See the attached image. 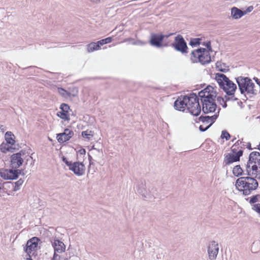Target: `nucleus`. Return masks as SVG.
<instances>
[{
  "label": "nucleus",
  "mask_w": 260,
  "mask_h": 260,
  "mask_svg": "<svg viewBox=\"0 0 260 260\" xmlns=\"http://www.w3.org/2000/svg\"><path fill=\"white\" fill-rule=\"evenodd\" d=\"M208 49L200 48L193 50L190 53V59L192 63H200L202 64H207L211 61L209 51H212L211 43L210 41L203 44Z\"/></svg>",
  "instance_id": "f257e3e1"
},
{
  "label": "nucleus",
  "mask_w": 260,
  "mask_h": 260,
  "mask_svg": "<svg viewBox=\"0 0 260 260\" xmlns=\"http://www.w3.org/2000/svg\"><path fill=\"white\" fill-rule=\"evenodd\" d=\"M258 183L253 177H245L238 179L236 182V187L244 195L249 194L252 191L255 190Z\"/></svg>",
  "instance_id": "f03ea898"
},
{
  "label": "nucleus",
  "mask_w": 260,
  "mask_h": 260,
  "mask_svg": "<svg viewBox=\"0 0 260 260\" xmlns=\"http://www.w3.org/2000/svg\"><path fill=\"white\" fill-rule=\"evenodd\" d=\"M246 172L248 175L255 177L260 174V153L259 152L254 151L250 154L246 166Z\"/></svg>",
  "instance_id": "7ed1b4c3"
},
{
  "label": "nucleus",
  "mask_w": 260,
  "mask_h": 260,
  "mask_svg": "<svg viewBox=\"0 0 260 260\" xmlns=\"http://www.w3.org/2000/svg\"><path fill=\"white\" fill-rule=\"evenodd\" d=\"M236 80L242 93L246 92L249 94H256L260 91L259 86H255L248 78L238 77Z\"/></svg>",
  "instance_id": "20e7f679"
},
{
  "label": "nucleus",
  "mask_w": 260,
  "mask_h": 260,
  "mask_svg": "<svg viewBox=\"0 0 260 260\" xmlns=\"http://www.w3.org/2000/svg\"><path fill=\"white\" fill-rule=\"evenodd\" d=\"M187 109L194 116H198L201 111V106L199 103V98L196 93H192L187 98Z\"/></svg>",
  "instance_id": "39448f33"
},
{
  "label": "nucleus",
  "mask_w": 260,
  "mask_h": 260,
  "mask_svg": "<svg viewBox=\"0 0 260 260\" xmlns=\"http://www.w3.org/2000/svg\"><path fill=\"white\" fill-rule=\"evenodd\" d=\"M172 46L176 51L180 52L182 54L187 53L188 47L187 44L183 37L180 35H178L175 37L174 42L172 44Z\"/></svg>",
  "instance_id": "423d86ee"
},
{
  "label": "nucleus",
  "mask_w": 260,
  "mask_h": 260,
  "mask_svg": "<svg viewBox=\"0 0 260 260\" xmlns=\"http://www.w3.org/2000/svg\"><path fill=\"white\" fill-rule=\"evenodd\" d=\"M216 96L217 93L214 88L212 86L208 85L199 92L198 96L202 101V100H214Z\"/></svg>",
  "instance_id": "0eeeda50"
},
{
  "label": "nucleus",
  "mask_w": 260,
  "mask_h": 260,
  "mask_svg": "<svg viewBox=\"0 0 260 260\" xmlns=\"http://www.w3.org/2000/svg\"><path fill=\"white\" fill-rule=\"evenodd\" d=\"M165 39V35L162 34L151 33L150 34V39L149 40L150 44L156 48H161L166 47L167 44H163V40Z\"/></svg>",
  "instance_id": "6e6552de"
},
{
  "label": "nucleus",
  "mask_w": 260,
  "mask_h": 260,
  "mask_svg": "<svg viewBox=\"0 0 260 260\" xmlns=\"http://www.w3.org/2000/svg\"><path fill=\"white\" fill-rule=\"evenodd\" d=\"M243 154V151L238 145L235 144L231 147V152L229 154V164L239 161Z\"/></svg>",
  "instance_id": "1a4fd4ad"
},
{
  "label": "nucleus",
  "mask_w": 260,
  "mask_h": 260,
  "mask_svg": "<svg viewBox=\"0 0 260 260\" xmlns=\"http://www.w3.org/2000/svg\"><path fill=\"white\" fill-rule=\"evenodd\" d=\"M202 110L205 114L214 112L216 110L217 105L214 100H202Z\"/></svg>",
  "instance_id": "9d476101"
},
{
  "label": "nucleus",
  "mask_w": 260,
  "mask_h": 260,
  "mask_svg": "<svg viewBox=\"0 0 260 260\" xmlns=\"http://www.w3.org/2000/svg\"><path fill=\"white\" fill-rule=\"evenodd\" d=\"M24 154V151L21 150L19 152L14 153L11 156V165L13 169L19 168L23 164L24 160L21 157Z\"/></svg>",
  "instance_id": "9b49d317"
},
{
  "label": "nucleus",
  "mask_w": 260,
  "mask_h": 260,
  "mask_svg": "<svg viewBox=\"0 0 260 260\" xmlns=\"http://www.w3.org/2000/svg\"><path fill=\"white\" fill-rule=\"evenodd\" d=\"M219 251V245L217 242L212 241L209 242L208 246V254L210 260H215L216 258Z\"/></svg>",
  "instance_id": "f8f14e48"
},
{
  "label": "nucleus",
  "mask_w": 260,
  "mask_h": 260,
  "mask_svg": "<svg viewBox=\"0 0 260 260\" xmlns=\"http://www.w3.org/2000/svg\"><path fill=\"white\" fill-rule=\"evenodd\" d=\"M146 188V182L145 180H141L138 182V185L137 186L138 192L146 199H154L153 195L147 192Z\"/></svg>",
  "instance_id": "ddd939ff"
},
{
  "label": "nucleus",
  "mask_w": 260,
  "mask_h": 260,
  "mask_svg": "<svg viewBox=\"0 0 260 260\" xmlns=\"http://www.w3.org/2000/svg\"><path fill=\"white\" fill-rule=\"evenodd\" d=\"M69 170L73 172L76 175L80 176L84 174L85 167L83 162L76 161L72 164Z\"/></svg>",
  "instance_id": "4468645a"
},
{
  "label": "nucleus",
  "mask_w": 260,
  "mask_h": 260,
  "mask_svg": "<svg viewBox=\"0 0 260 260\" xmlns=\"http://www.w3.org/2000/svg\"><path fill=\"white\" fill-rule=\"evenodd\" d=\"M215 79L218 83L220 88H222L228 94V77L221 73H217L215 75Z\"/></svg>",
  "instance_id": "2eb2a0df"
},
{
  "label": "nucleus",
  "mask_w": 260,
  "mask_h": 260,
  "mask_svg": "<svg viewBox=\"0 0 260 260\" xmlns=\"http://www.w3.org/2000/svg\"><path fill=\"white\" fill-rule=\"evenodd\" d=\"M39 240L38 238L35 237L27 242L24 250L28 254L29 256H30L32 251H35L37 248Z\"/></svg>",
  "instance_id": "dca6fc26"
},
{
  "label": "nucleus",
  "mask_w": 260,
  "mask_h": 260,
  "mask_svg": "<svg viewBox=\"0 0 260 260\" xmlns=\"http://www.w3.org/2000/svg\"><path fill=\"white\" fill-rule=\"evenodd\" d=\"M188 96L179 97L174 102V107L177 110L184 111L185 108L187 107V100Z\"/></svg>",
  "instance_id": "f3484780"
},
{
  "label": "nucleus",
  "mask_w": 260,
  "mask_h": 260,
  "mask_svg": "<svg viewBox=\"0 0 260 260\" xmlns=\"http://www.w3.org/2000/svg\"><path fill=\"white\" fill-rule=\"evenodd\" d=\"M73 135L74 133L72 131L66 128L63 133L57 134L56 138L59 142L63 143L69 141Z\"/></svg>",
  "instance_id": "a211bd4d"
},
{
  "label": "nucleus",
  "mask_w": 260,
  "mask_h": 260,
  "mask_svg": "<svg viewBox=\"0 0 260 260\" xmlns=\"http://www.w3.org/2000/svg\"><path fill=\"white\" fill-rule=\"evenodd\" d=\"M60 109L61 111L57 113V116L65 120H69V111L70 110L69 106L67 104L62 103L60 106Z\"/></svg>",
  "instance_id": "6ab92c4d"
},
{
  "label": "nucleus",
  "mask_w": 260,
  "mask_h": 260,
  "mask_svg": "<svg viewBox=\"0 0 260 260\" xmlns=\"http://www.w3.org/2000/svg\"><path fill=\"white\" fill-rule=\"evenodd\" d=\"M1 176L6 180H14L17 179V176L13 172V169H1Z\"/></svg>",
  "instance_id": "aec40b11"
},
{
  "label": "nucleus",
  "mask_w": 260,
  "mask_h": 260,
  "mask_svg": "<svg viewBox=\"0 0 260 260\" xmlns=\"http://www.w3.org/2000/svg\"><path fill=\"white\" fill-rule=\"evenodd\" d=\"M52 246L54 248V252L61 253L64 251L66 246L64 244L59 240H54L52 243Z\"/></svg>",
  "instance_id": "412c9836"
},
{
  "label": "nucleus",
  "mask_w": 260,
  "mask_h": 260,
  "mask_svg": "<svg viewBox=\"0 0 260 260\" xmlns=\"http://www.w3.org/2000/svg\"><path fill=\"white\" fill-rule=\"evenodd\" d=\"M217 117V116L216 115H214L212 116H201L199 118V119L200 121H202L203 123L205 124H207L209 123V124L208 125H210V127L214 122Z\"/></svg>",
  "instance_id": "4be33fe9"
},
{
  "label": "nucleus",
  "mask_w": 260,
  "mask_h": 260,
  "mask_svg": "<svg viewBox=\"0 0 260 260\" xmlns=\"http://www.w3.org/2000/svg\"><path fill=\"white\" fill-rule=\"evenodd\" d=\"M90 151L94 157V161L100 163V161L103 156L102 150L97 149L93 146Z\"/></svg>",
  "instance_id": "5701e85b"
},
{
  "label": "nucleus",
  "mask_w": 260,
  "mask_h": 260,
  "mask_svg": "<svg viewBox=\"0 0 260 260\" xmlns=\"http://www.w3.org/2000/svg\"><path fill=\"white\" fill-rule=\"evenodd\" d=\"M244 15L243 10L234 7L231 9V16L234 19H239Z\"/></svg>",
  "instance_id": "b1692460"
},
{
  "label": "nucleus",
  "mask_w": 260,
  "mask_h": 260,
  "mask_svg": "<svg viewBox=\"0 0 260 260\" xmlns=\"http://www.w3.org/2000/svg\"><path fill=\"white\" fill-rule=\"evenodd\" d=\"M0 149L3 153H6L8 152H14L15 150L18 149V148L13 147V145H10L7 143H3L0 145Z\"/></svg>",
  "instance_id": "393cba45"
},
{
  "label": "nucleus",
  "mask_w": 260,
  "mask_h": 260,
  "mask_svg": "<svg viewBox=\"0 0 260 260\" xmlns=\"http://www.w3.org/2000/svg\"><path fill=\"white\" fill-rule=\"evenodd\" d=\"M24 182L23 179H20L17 181L15 182V185H14L13 183L11 182H7L5 183V184L8 185V186L9 187H10L11 186H12L13 187H14V190L17 191L20 189V187L22 184H23Z\"/></svg>",
  "instance_id": "a878e982"
},
{
  "label": "nucleus",
  "mask_w": 260,
  "mask_h": 260,
  "mask_svg": "<svg viewBox=\"0 0 260 260\" xmlns=\"http://www.w3.org/2000/svg\"><path fill=\"white\" fill-rule=\"evenodd\" d=\"M5 137L7 143L13 146L15 145V141L13 138V137H14V135L11 132H7L5 134Z\"/></svg>",
  "instance_id": "bb28decb"
},
{
  "label": "nucleus",
  "mask_w": 260,
  "mask_h": 260,
  "mask_svg": "<svg viewBox=\"0 0 260 260\" xmlns=\"http://www.w3.org/2000/svg\"><path fill=\"white\" fill-rule=\"evenodd\" d=\"M100 49L97 42H91L87 46V51L88 52L98 50Z\"/></svg>",
  "instance_id": "cd10ccee"
},
{
  "label": "nucleus",
  "mask_w": 260,
  "mask_h": 260,
  "mask_svg": "<svg viewBox=\"0 0 260 260\" xmlns=\"http://www.w3.org/2000/svg\"><path fill=\"white\" fill-rule=\"evenodd\" d=\"M58 93L64 98H69L71 96H75L76 94H72L70 92L67 91L62 88H58Z\"/></svg>",
  "instance_id": "c85d7f7f"
},
{
  "label": "nucleus",
  "mask_w": 260,
  "mask_h": 260,
  "mask_svg": "<svg viewBox=\"0 0 260 260\" xmlns=\"http://www.w3.org/2000/svg\"><path fill=\"white\" fill-rule=\"evenodd\" d=\"M259 202H260V195L257 194L250 198L249 203L251 204L252 208L253 205H259Z\"/></svg>",
  "instance_id": "c756f323"
},
{
  "label": "nucleus",
  "mask_w": 260,
  "mask_h": 260,
  "mask_svg": "<svg viewBox=\"0 0 260 260\" xmlns=\"http://www.w3.org/2000/svg\"><path fill=\"white\" fill-rule=\"evenodd\" d=\"M94 132L92 131L86 130L85 131H83L81 133V136L87 139L88 141L90 140L93 137Z\"/></svg>",
  "instance_id": "7c9ffc66"
},
{
  "label": "nucleus",
  "mask_w": 260,
  "mask_h": 260,
  "mask_svg": "<svg viewBox=\"0 0 260 260\" xmlns=\"http://www.w3.org/2000/svg\"><path fill=\"white\" fill-rule=\"evenodd\" d=\"M237 89L236 85L229 80V96L232 95Z\"/></svg>",
  "instance_id": "2f4dec72"
},
{
  "label": "nucleus",
  "mask_w": 260,
  "mask_h": 260,
  "mask_svg": "<svg viewBox=\"0 0 260 260\" xmlns=\"http://www.w3.org/2000/svg\"><path fill=\"white\" fill-rule=\"evenodd\" d=\"M228 94L224 95V98L221 96H218L217 100L218 103L221 105L222 107L225 108L227 106L226 102L228 101Z\"/></svg>",
  "instance_id": "473e14b6"
},
{
  "label": "nucleus",
  "mask_w": 260,
  "mask_h": 260,
  "mask_svg": "<svg viewBox=\"0 0 260 260\" xmlns=\"http://www.w3.org/2000/svg\"><path fill=\"white\" fill-rule=\"evenodd\" d=\"M260 251V242L255 241L251 246V251L253 253H257Z\"/></svg>",
  "instance_id": "72a5a7b5"
},
{
  "label": "nucleus",
  "mask_w": 260,
  "mask_h": 260,
  "mask_svg": "<svg viewBox=\"0 0 260 260\" xmlns=\"http://www.w3.org/2000/svg\"><path fill=\"white\" fill-rule=\"evenodd\" d=\"M201 40L202 39L201 38H193L191 39L189 44L192 47H196L198 45H200L201 44Z\"/></svg>",
  "instance_id": "f704fd0d"
},
{
  "label": "nucleus",
  "mask_w": 260,
  "mask_h": 260,
  "mask_svg": "<svg viewBox=\"0 0 260 260\" xmlns=\"http://www.w3.org/2000/svg\"><path fill=\"white\" fill-rule=\"evenodd\" d=\"M224 139H225L226 140H228V131L226 130L222 131L221 135L218 140V142L220 144H223L224 143Z\"/></svg>",
  "instance_id": "c9c22d12"
},
{
  "label": "nucleus",
  "mask_w": 260,
  "mask_h": 260,
  "mask_svg": "<svg viewBox=\"0 0 260 260\" xmlns=\"http://www.w3.org/2000/svg\"><path fill=\"white\" fill-rule=\"evenodd\" d=\"M242 172V169L241 168L240 166H236L233 169V173L234 175L236 176L241 175Z\"/></svg>",
  "instance_id": "e433bc0d"
},
{
  "label": "nucleus",
  "mask_w": 260,
  "mask_h": 260,
  "mask_svg": "<svg viewBox=\"0 0 260 260\" xmlns=\"http://www.w3.org/2000/svg\"><path fill=\"white\" fill-rule=\"evenodd\" d=\"M52 260H67L66 258L54 252Z\"/></svg>",
  "instance_id": "4c0bfd02"
},
{
  "label": "nucleus",
  "mask_w": 260,
  "mask_h": 260,
  "mask_svg": "<svg viewBox=\"0 0 260 260\" xmlns=\"http://www.w3.org/2000/svg\"><path fill=\"white\" fill-rule=\"evenodd\" d=\"M252 209L256 212L260 217V204L253 205Z\"/></svg>",
  "instance_id": "58836bf2"
},
{
  "label": "nucleus",
  "mask_w": 260,
  "mask_h": 260,
  "mask_svg": "<svg viewBox=\"0 0 260 260\" xmlns=\"http://www.w3.org/2000/svg\"><path fill=\"white\" fill-rule=\"evenodd\" d=\"M254 9V7L252 6H250L248 7L245 10H243V12L244 13V15L247 14L251 12Z\"/></svg>",
  "instance_id": "ea45409f"
},
{
  "label": "nucleus",
  "mask_w": 260,
  "mask_h": 260,
  "mask_svg": "<svg viewBox=\"0 0 260 260\" xmlns=\"http://www.w3.org/2000/svg\"><path fill=\"white\" fill-rule=\"evenodd\" d=\"M62 161L66 164V165L69 167V169L70 168L73 162L70 161H68L67 158L64 156L62 157Z\"/></svg>",
  "instance_id": "a19ab883"
},
{
  "label": "nucleus",
  "mask_w": 260,
  "mask_h": 260,
  "mask_svg": "<svg viewBox=\"0 0 260 260\" xmlns=\"http://www.w3.org/2000/svg\"><path fill=\"white\" fill-rule=\"evenodd\" d=\"M210 127V125H207L206 127H204L203 125H200L199 127V129L201 132H205Z\"/></svg>",
  "instance_id": "79ce46f5"
},
{
  "label": "nucleus",
  "mask_w": 260,
  "mask_h": 260,
  "mask_svg": "<svg viewBox=\"0 0 260 260\" xmlns=\"http://www.w3.org/2000/svg\"><path fill=\"white\" fill-rule=\"evenodd\" d=\"M22 170H19V169H13V172L14 173L15 175L17 176V178L18 177V176L19 174H21Z\"/></svg>",
  "instance_id": "37998d69"
},
{
  "label": "nucleus",
  "mask_w": 260,
  "mask_h": 260,
  "mask_svg": "<svg viewBox=\"0 0 260 260\" xmlns=\"http://www.w3.org/2000/svg\"><path fill=\"white\" fill-rule=\"evenodd\" d=\"M129 2V1H125L123 2L118 1L117 2V3H118L117 6H122L123 5L127 4Z\"/></svg>",
  "instance_id": "c03bdc74"
},
{
  "label": "nucleus",
  "mask_w": 260,
  "mask_h": 260,
  "mask_svg": "<svg viewBox=\"0 0 260 260\" xmlns=\"http://www.w3.org/2000/svg\"><path fill=\"white\" fill-rule=\"evenodd\" d=\"M67 260H80V258L79 257H78L77 255H73L72 256H70L69 259L66 258Z\"/></svg>",
  "instance_id": "a18cd8bd"
},
{
  "label": "nucleus",
  "mask_w": 260,
  "mask_h": 260,
  "mask_svg": "<svg viewBox=\"0 0 260 260\" xmlns=\"http://www.w3.org/2000/svg\"><path fill=\"white\" fill-rule=\"evenodd\" d=\"M88 159L89 161V167H90L91 165H93V161H94V158H93L92 157L91 155H90L89 154H88Z\"/></svg>",
  "instance_id": "49530a36"
},
{
  "label": "nucleus",
  "mask_w": 260,
  "mask_h": 260,
  "mask_svg": "<svg viewBox=\"0 0 260 260\" xmlns=\"http://www.w3.org/2000/svg\"><path fill=\"white\" fill-rule=\"evenodd\" d=\"M97 43L100 48L101 46L106 44L105 41L104 40V39L98 41Z\"/></svg>",
  "instance_id": "de8ad7c7"
},
{
  "label": "nucleus",
  "mask_w": 260,
  "mask_h": 260,
  "mask_svg": "<svg viewBox=\"0 0 260 260\" xmlns=\"http://www.w3.org/2000/svg\"><path fill=\"white\" fill-rule=\"evenodd\" d=\"M216 66L217 68L218 69V70L221 72H224L225 69H222L221 68H220L219 67L221 66V62H217L216 63Z\"/></svg>",
  "instance_id": "09e8293b"
},
{
  "label": "nucleus",
  "mask_w": 260,
  "mask_h": 260,
  "mask_svg": "<svg viewBox=\"0 0 260 260\" xmlns=\"http://www.w3.org/2000/svg\"><path fill=\"white\" fill-rule=\"evenodd\" d=\"M112 40L113 39L112 37H108L104 39V40L105 41L106 44L111 43Z\"/></svg>",
  "instance_id": "8fccbe9b"
},
{
  "label": "nucleus",
  "mask_w": 260,
  "mask_h": 260,
  "mask_svg": "<svg viewBox=\"0 0 260 260\" xmlns=\"http://www.w3.org/2000/svg\"><path fill=\"white\" fill-rule=\"evenodd\" d=\"M224 166H225L228 165V154H224V159L223 161Z\"/></svg>",
  "instance_id": "3c124183"
},
{
  "label": "nucleus",
  "mask_w": 260,
  "mask_h": 260,
  "mask_svg": "<svg viewBox=\"0 0 260 260\" xmlns=\"http://www.w3.org/2000/svg\"><path fill=\"white\" fill-rule=\"evenodd\" d=\"M78 152L80 154L83 155L85 154L86 151L84 149H81L79 150Z\"/></svg>",
  "instance_id": "603ef678"
},
{
  "label": "nucleus",
  "mask_w": 260,
  "mask_h": 260,
  "mask_svg": "<svg viewBox=\"0 0 260 260\" xmlns=\"http://www.w3.org/2000/svg\"><path fill=\"white\" fill-rule=\"evenodd\" d=\"M254 79L255 80V82L257 83V85L256 86H259V87H260V81H259V80L258 79H257V78H256V79L254 78Z\"/></svg>",
  "instance_id": "864d4df0"
},
{
  "label": "nucleus",
  "mask_w": 260,
  "mask_h": 260,
  "mask_svg": "<svg viewBox=\"0 0 260 260\" xmlns=\"http://www.w3.org/2000/svg\"><path fill=\"white\" fill-rule=\"evenodd\" d=\"M90 1L91 2H93V3H98L100 1V0H90Z\"/></svg>",
  "instance_id": "5fc2aeb1"
},
{
  "label": "nucleus",
  "mask_w": 260,
  "mask_h": 260,
  "mask_svg": "<svg viewBox=\"0 0 260 260\" xmlns=\"http://www.w3.org/2000/svg\"><path fill=\"white\" fill-rule=\"evenodd\" d=\"M247 147L249 149H252V148H251V144L250 143H249L247 145Z\"/></svg>",
  "instance_id": "6e6d98bb"
},
{
  "label": "nucleus",
  "mask_w": 260,
  "mask_h": 260,
  "mask_svg": "<svg viewBox=\"0 0 260 260\" xmlns=\"http://www.w3.org/2000/svg\"><path fill=\"white\" fill-rule=\"evenodd\" d=\"M173 34H169V35H165V38H168V37H169V36H170L171 35H172Z\"/></svg>",
  "instance_id": "4d7b16f0"
},
{
  "label": "nucleus",
  "mask_w": 260,
  "mask_h": 260,
  "mask_svg": "<svg viewBox=\"0 0 260 260\" xmlns=\"http://www.w3.org/2000/svg\"><path fill=\"white\" fill-rule=\"evenodd\" d=\"M27 260H32V259L30 257V256H29V258H27Z\"/></svg>",
  "instance_id": "13d9d810"
},
{
  "label": "nucleus",
  "mask_w": 260,
  "mask_h": 260,
  "mask_svg": "<svg viewBox=\"0 0 260 260\" xmlns=\"http://www.w3.org/2000/svg\"><path fill=\"white\" fill-rule=\"evenodd\" d=\"M257 149L260 151V144L258 145Z\"/></svg>",
  "instance_id": "bf43d9fd"
},
{
  "label": "nucleus",
  "mask_w": 260,
  "mask_h": 260,
  "mask_svg": "<svg viewBox=\"0 0 260 260\" xmlns=\"http://www.w3.org/2000/svg\"><path fill=\"white\" fill-rule=\"evenodd\" d=\"M228 136H229V139L230 138V137H231L229 134L228 135Z\"/></svg>",
  "instance_id": "052dcab7"
},
{
  "label": "nucleus",
  "mask_w": 260,
  "mask_h": 260,
  "mask_svg": "<svg viewBox=\"0 0 260 260\" xmlns=\"http://www.w3.org/2000/svg\"><path fill=\"white\" fill-rule=\"evenodd\" d=\"M226 173L228 174V170H226Z\"/></svg>",
  "instance_id": "680f3d73"
},
{
  "label": "nucleus",
  "mask_w": 260,
  "mask_h": 260,
  "mask_svg": "<svg viewBox=\"0 0 260 260\" xmlns=\"http://www.w3.org/2000/svg\"><path fill=\"white\" fill-rule=\"evenodd\" d=\"M259 224L260 225V223Z\"/></svg>",
  "instance_id": "e2e57ef3"
}]
</instances>
